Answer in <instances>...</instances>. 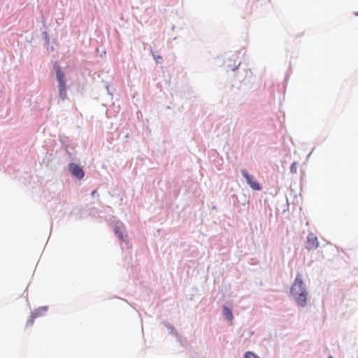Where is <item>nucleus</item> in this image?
Instances as JSON below:
<instances>
[{"instance_id":"5","label":"nucleus","mask_w":358,"mask_h":358,"mask_svg":"<svg viewBox=\"0 0 358 358\" xmlns=\"http://www.w3.org/2000/svg\"><path fill=\"white\" fill-rule=\"evenodd\" d=\"M247 183L254 190H260L262 188L260 184L258 182V180H247Z\"/></svg>"},{"instance_id":"16","label":"nucleus","mask_w":358,"mask_h":358,"mask_svg":"<svg viewBox=\"0 0 358 358\" xmlns=\"http://www.w3.org/2000/svg\"><path fill=\"white\" fill-rule=\"evenodd\" d=\"M329 358H333L331 356H329Z\"/></svg>"},{"instance_id":"3","label":"nucleus","mask_w":358,"mask_h":358,"mask_svg":"<svg viewBox=\"0 0 358 358\" xmlns=\"http://www.w3.org/2000/svg\"><path fill=\"white\" fill-rule=\"evenodd\" d=\"M319 246L317 237L314 234H309L307 236L306 248L308 250L317 249Z\"/></svg>"},{"instance_id":"10","label":"nucleus","mask_w":358,"mask_h":358,"mask_svg":"<svg viewBox=\"0 0 358 358\" xmlns=\"http://www.w3.org/2000/svg\"><path fill=\"white\" fill-rule=\"evenodd\" d=\"M150 52H151V54L154 58V59L155 60L156 62H159V60H161L162 58V57L160 56H156L153 52V50L150 48Z\"/></svg>"},{"instance_id":"6","label":"nucleus","mask_w":358,"mask_h":358,"mask_svg":"<svg viewBox=\"0 0 358 358\" xmlns=\"http://www.w3.org/2000/svg\"><path fill=\"white\" fill-rule=\"evenodd\" d=\"M223 315L228 320L231 321L233 320L232 311L226 306L223 308Z\"/></svg>"},{"instance_id":"8","label":"nucleus","mask_w":358,"mask_h":358,"mask_svg":"<svg viewBox=\"0 0 358 358\" xmlns=\"http://www.w3.org/2000/svg\"><path fill=\"white\" fill-rule=\"evenodd\" d=\"M297 168H298V163L293 162L290 166V172L292 173H296L297 171Z\"/></svg>"},{"instance_id":"12","label":"nucleus","mask_w":358,"mask_h":358,"mask_svg":"<svg viewBox=\"0 0 358 358\" xmlns=\"http://www.w3.org/2000/svg\"><path fill=\"white\" fill-rule=\"evenodd\" d=\"M42 35L43 36V38L45 40V41L47 43H48L49 42V39H48V34L45 31H44V32L42 33Z\"/></svg>"},{"instance_id":"2","label":"nucleus","mask_w":358,"mask_h":358,"mask_svg":"<svg viewBox=\"0 0 358 358\" xmlns=\"http://www.w3.org/2000/svg\"><path fill=\"white\" fill-rule=\"evenodd\" d=\"M68 170L72 176L76 179H83L85 173L82 167L76 163H70L69 164Z\"/></svg>"},{"instance_id":"7","label":"nucleus","mask_w":358,"mask_h":358,"mask_svg":"<svg viewBox=\"0 0 358 358\" xmlns=\"http://www.w3.org/2000/svg\"><path fill=\"white\" fill-rule=\"evenodd\" d=\"M59 91V96L62 100H64L66 99V89H58Z\"/></svg>"},{"instance_id":"13","label":"nucleus","mask_w":358,"mask_h":358,"mask_svg":"<svg viewBox=\"0 0 358 358\" xmlns=\"http://www.w3.org/2000/svg\"><path fill=\"white\" fill-rule=\"evenodd\" d=\"M106 90H107V91H108V93L110 95H111V96H112V94L109 92V87H108V86H106Z\"/></svg>"},{"instance_id":"4","label":"nucleus","mask_w":358,"mask_h":358,"mask_svg":"<svg viewBox=\"0 0 358 358\" xmlns=\"http://www.w3.org/2000/svg\"><path fill=\"white\" fill-rule=\"evenodd\" d=\"M56 79L58 83V89H66V82L64 73L57 68L56 70Z\"/></svg>"},{"instance_id":"17","label":"nucleus","mask_w":358,"mask_h":358,"mask_svg":"<svg viewBox=\"0 0 358 358\" xmlns=\"http://www.w3.org/2000/svg\"><path fill=\"white\" fill-rule=\"evenodd\" d=\"M356 15H358V12H357V13H356Z\"/></svg>"},{"instance_id":"9","label":"nucleus","mask_w":358,"mask_h":358,"mask_svg":"<svg viewBox=\"0 0 358 358\" xmlns=\"http://www.w3.org/2000/svg\"><path fill=\"white\" fill-rule=\"evenodd\" d=\"M244 358H259L255 354L251 352H247L245 354Z\"/></svg>"},{"instance_id":"1","label":"nucleus","mask_w":358,"mask_h":358,"mask_svg":"<svg viewBox=\"0 0 358 358\" xmlns=\"http://www.w3.org/2000/svg\"><path fill=\"white\" fill-rule=\"evenodd\" d=\"M291 294L294 297L297 304L301 307L307 305L308 292L303 282L301 274H297L291 288Z\"/></svg>"},{"instance_id":"15","label":"nucleus","mask_w":358,"mask_h":358,"mask_svg":"<svg viewBox=\"0 0 358 358\" xmlns=\"http://www.w3.org/2000/svg\"><path fill=\"white\" fill-rule=\"evenodd\" d=\"M236 69H237V66H236L235 68L232 69V71H234Z\"/></svg>"},{"instance_id":"11","label":"nucleus","mask_w":358,"mask_h":358,"mask_svg":"<svg viewBox=\"0 0 358 358\" xmlns=\"http://www.w3.org/2000/svg\"><path fill=\"white\" fill-rule=\"evenodd\" d=\"M241 174H242V176L243 178H245V179H251L248 171L245 169L241 170Z\"/></svg>"},{"instance_id":"14","label":"nucleus","mask_w":358,"mask_h":358,"mask_svg":"<svg viewBox=\"0 0 358 358\" xmlns=\"http://www.w3.org/2000/svg\"><path fill=\"white\" fill-rule=\"evenodd\" d=\"M312 152H310L308 155V157H310V155H311Z\"/></svg>"}]
</instances>
